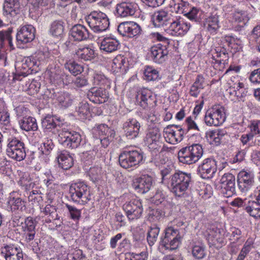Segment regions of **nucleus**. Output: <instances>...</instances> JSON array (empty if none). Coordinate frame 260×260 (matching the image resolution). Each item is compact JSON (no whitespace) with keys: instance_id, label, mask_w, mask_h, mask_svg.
Masks as SVG:
<instances>
[{"instance_id":"f257e3e1","label":"nucleus","mask_w":260,"mask_h":260,"mask_svg":"<svg viewBox=\"0 0 260 260\" xmlns=\"http://www.w3.org/2000/svg\"><path fill=\"white\" fill-rule=\"evenodd\" d=\"M169 179L171 191L178 197L185 193L191 182V174L180 171L174 173Z\"/></svg>"},{"instance_id":"f03ea898","label":"nucleus","mask_w":260,"mask_h":260,"mask_svg":"<svg viewBox=\"0 0 260 260\" xmlns=\"http://www.w3.org/2000/svg\"><path fill=\"white\" fill-rule=\"evenodd\" d=\"M203 152L201 145L194 144L181 149L178 153V159L183 164H193L202 157Z\"/></svg>"},{"instance_id":"7ed1b4c3","label":"nucleus","mask_w":260,"mask_h":260,"mask_svg":"<svg viewBox=\"0 0 260 260\" xmlns=\"http://www.w3.org/2000/svg\"><path fill=\"white\" fill-rule=\"evenodd\" d=\"M86 22L90 29L95 33L106 31L110 22L107 15L101 11H93L85 17Z\"/></svg>"},{"instance_id":"20e7f679","label":"nucleus","mask_w":260,"mask_h":260,"mask_svg":"<svg viewBox=\"0 0 260 260\" xmlns=\"http://www.w3.org/2000/svg\"><path fill=\"white\" fill-rule=\"evenodd\" d=\"M165 235L160 239V245L166 250L176 249L181 242L182 237L179 231L172 226L167 228Z\"/></svg>"},{"instance_id":"39448f33","label":"nucleus","mask_w":260,"mask_h":260,"mask_svg":"<svg viewBox=\"0 0 260 260\" xmlns=\"http://www.w3.org/2000/svg\"><path fill=\"white\" fill-rule=\"evenodd\" d=\"M71 198L74 202L86 203L90 200L89 187L84 182L73 183L70 186Z\"/></svg>"},{"instance_id":"423d86ee","label":"nucleus","mask_w":260,"mask_h":260,"mask_svg":"<svg viewBox=\"0 0 260 260\" xmlns=\"http://www.w3.org/2000/svg\"><path fill=\"white\" fill-rule=\"evenodd\" d=\"M16 74L14 79L21 80L20 77H26L32 73L33 71H37L39 67V63L31 57H24L21 61H18L15 64Z\"/></svg>"},{"instance_id":"0eeeda50","label":"nucleus","mask_w":260,"mask_h":260,"mask_svg":"<svg viewBox=\"0 0 260 260\" xmlns=\"http://www.w3.org/2000/svg\"><path fill=\"white\" fill-rule=\"evenodd\" d=\"M7 142V155L16 161L23 160L26 157L24 143L15 137L9 138Z\"/></svg>"},{"instance_id":"6e6552de","label":"nucleus","mask_w":260,"mask_h":260,"mask_svg":"<svg viewBox=\"0 0 260 260\" xmlns=\"http://www.w3.org/2000/svg\"><path fill=\"white\" fill-rule=\"evenodd\" d=\"M143 159V153L141 150L124 151L119 156V165L125 169L139 165Z\"/></svg>"},{"instance_id":"1a4fd4ad","label":"nucleus","mask_w":260,"mask_h":260,"mask_svg":"<svg viewBox=\"0 0 260 260\" xmlns=\"http://www.w3.org/2000/svg\"><path fill=\"white\" fill-rule=\"evenodd\" d=\"M226 119L224 109L219 105L209 108L206 112L204 121L208 126H219L222 124Z\"/></svg>"},{"instance_id":"9d476101","label":"nucleus","mask_w":260,"mask_h":260,"mask_svg":"<svg viewBox=\"0 0 260 260\" xmlns=\"http://www.w3.org/2000/svg\"><path fill=\"white\" fill-rule=\"evenodd\" d=\"M58 140L64 147L74 149L80 145L82 139L78 133L70 132L64 127L59 129Z\"/></svg>"},{"instance_id":"9b49d317","label":"nucleus","mask_w":260,"mask_h":260,"mask_svg":"<svg viewBox=\"0 0 260 260\" xmlns=\"http://www.w3.org/2000/svg\"><path fill=\"white\" fill-rule=\"evenodd\" d=\"M144 142L154 153L161 151L164 144L159 129L157 127L149 128L144 138Z\"/></svg>"},{"instance_id":"f8f14e48","label":"nucleus","mask_w":260,"mask_h":260,"mask_svg":"<svg viewBox=\"0 0 260 260\" xmlns=\"http://www.w3.org/2000/svg\"><path fill=\"white\" fill-rule=\"evenodd\" d=\"M123 209L131 221L140 218L143 211L141 202L137 199L126 202L123 205Z\"/></svg>"},{"instance_id":"ddd939ff","label":"nucleus","mask_w":260,"mask_h":260,"mask_svg":"<svg viewBox=\"0 0 260 260\" xmlns=\"http://www.w3.org/2000/svg\"><path fill=\"white\" fill-rule=\"evenodd\" d=\"M220 192L225 198H229L236 193L235 177L231 173H225L220 180Z\"/></svg>"},{"instance_id":"4468645a","label":"nucleus","mask_w":260,"mask_h":260,"mask_svg":"<svg viewBox=\"0 0 260 260\" xmlns=\"http://www.w3.org/2000/svg\"><path fill=\"white\" fill-rule=\"evenodd\" d=\"M217 171L216 161L211 158H207L203 160L198 166V173L203 179H211Z\"/></svg>"},{"instance_id":"2eb2a0df","label":"nucleus","mask_w":260,"mask_h":260,"mask_svg":"<svg viewBox=\"0 0 260 260\" xmlns=\"http://www.w3.org/2000/svg\"><path fill=\"white\" fill-rule=\"evenodd\" d=\"M154 184L152 177L148 175H142L140 177L134 179L132 186L138 192L145 193L149 191Z\"/></svg>"},{"instance_id":"dca6fc26","label":"nucleus","mask_w":260,"mask_h":260,"mask_svg":"<svg viewBox=\"0 0 260 260\" xmlns=\"http://www.w3.org/2000/svg\"><path fill=\"white\" fill-rule=\"evenodd\" d=\"M254 183V175L250 172L242 171L238 175V186L241 192L246 193Z\"/></svg>"},{"instance_id":"f3484780","label":"nucleus","mask_w":260,"mask_h":260,"mask_svg":"<svg viewBox=\"0 0 260 260\" xmlns=\"http://www.w3.org/2000/svg\"><path fill=\"white\" fill-rule=\"evenodd\" d=\"M36 29L31 25H24L20 27L16 34V40L20 44H27L35 38Z\"/></svg>"},{"instance_id":"a211bd4d","label":"nucleus","mask_w":260,"mask_h":260,"mask_svg":"<svg viewBox=\"0 0 260 260\" xmlns=\"http://www.w3.org/2000/svg\"><path fill=\"white\" fill-rule=\"evenodd\" d=\"M190 26V24L183 19H176L170 23L167 31L173 36H182L188 31Z\"/></svg>"},{"instance_id":"6ab92c4d","label":"nucleus","mask_w":260,"mask_h":260,"mask_svg":"<svg viewBox=\"0 0 260 260\" xmlns=\"http://www.w3.org/2000/svg\"><path fill=\"white\" fill-rule=\"evenodd\" d=\"M185 134V131L182 128L175 131L172 129V125H168L164 129V136L166 142L173 145L180 142Z\"/></svg>"},{"instance_id":"aec40b11","label":"nucleus","mask_w":260,"mask_h":260,"mask_svg":"<svg viewBox=\"0 0 260 260\" xmlns=\"http://www.w3.org/2000/svg\"><path fill=\"white\" fill-rule=\"evenodd\" d=\"M141 125L135 118H129L123 124V130L124 135L128 139L137 138L139 134Z\"/></svg>"},{"instance_id":"412c9836","label":"nucleus","mask_w":260,"mask_h":260,"mask_svg":"<svg viewBox=\"0 0 260 260\" xmlns=\"http://www.w3.org/2000/svg\"><path fill=\"white\" fill-rule=\"evenodd\" d=\"M119 33L123 36L133 37L139 35L141 31V27L134 22H124L119 24L117 28Z\"/></svg>"},{"instance_id":"4be33fe9","label":"nucleus","mask_w":260,"mask_h":260,"mask_svg":"<svg viewBox=\"0 0 260 260\" xmlns=\"http://www.w3.org/2000/svg\"><path fill=\"white\" fill-rule=\"evenodd\" d=\"M138 5L130 1L122 2L116 6L117 15L120 17H127L135 15L138 9Z\"/></svg>"},{"instance_id":"5701e85b","label":"nucleus","mask_w":260,"mask_h":260,"mask_svg":"<svg viewBox=\"0 0 260 260\" xmlns=\"http://www.w3.org/2000/svg\"><path fill=\"white\" fill-rule=\"evenodd\" d=\"M87 96L92 102L95 104H101L107 101L109 93L105 88L94 87L89 90Z\"/></svg>"},{"instance_id":"b1692460","label":"nucleus","mask_w":260,"mask_h":260,"mask_svg":"<svg viewBox=\"0 0 260 260\" xmlns=\"http://www.w3.org/2000/svg\"><path fill=\"white\" fill-rule=\"evenodd\" d=\"M136 99V103L145 110L149 109L155 102L151 92L147 89L139 90L137 92Z\"/></svg>"},{"instance_id":"393cba45","label":"nucleus","mask_w":260,"mask_h":260,"mask_svg":"<svg viewBox=\"0 0 260 260\" xmlns=\"http://www.w3.org/2000/svg\"><path fill=\"white\" fill-rule=\"evenodd\" d=\"M168 46L159 43L151 48V55L152 60L156 63H162L168 54Z\"/></svg>"},{"instance_id":"a878e982","label":"nucleus","mask_w":260,"mask_h":260,"mask_svg":"<svg viewBox=\"0 0 260 260\" xmlns=\"http://www.w3.org/2000/svg\"><path fill=\"white\" fill-rule=\"evenodd\" d=\"M6 260H23V254L21 250L14 245H7L2 248Z\"/></svg>"},{"instance_id":"bb28decb","label":"nucleus","mask_w":260,"mask_h":260,"mask_svg":"<svg viewBox=\"0 0 260 260\" xmlns=\"http://www.w3.org/2000/svg\"><path fill=\"white\" fill-rule=\"evenodd\" d=\"M171 18V15L165 10H159L154 13L151 21L154 27H161L166 25Z\"/></svg>"},{"instance_id":"cd10ccee","label":"nucleus","mask_w":260,"mask_h":260,"mask_svg":"<svg viewBox=\"0 0 260 260\" xmlns=\"http://www.w3.org/2000/svg\"><path fill=\"white\" fill-rule=\"evenodd\" d=\"M101 50L105 53H112L116 51L119 46V41L112 37H106L100 43Z\"/></svg>"},{"instance_id":"c85d7f7f","label":"nucleus","mask_w":260,"mask_h":260,"mask_svg":"<svg viewBox=\"0 0 260 260\" xmlns=\"http://www.w3.org/2000/svg\"><path fill=\"white\" fill-rule=\"evenodd\" d=\"M70 35L75 41H78L85 40L89 37V32L87 29L81 24H77L73 26L70 30Z\"/></svg>"},{"instance_id":"c756f323","label":"nucleus","mask_w":260,"mask_h":260,"mask_svg":"<svg viewBox=\"0 0 260 260\" xmlns=\"http://www.w3.org/2000/svg\"><path fill=\"white\" fill-rule=\"evenodd\" d=\"M207 233V239L210 244L216 245L217 244L224 243V235L221 233L220 229L217 228L209 229Z\"/></svg>"},{"instance_id":"7c9ffc66","label":"nucleus","mask_w":260,"mask_h":260,"mask_svg":"<svg viewBox=\"0 0 260 260\" xmlns=\"http://www.w3.org/2000/svg\"><path fill=\"white\" fill-rule=\"evenodd\" d=\"M4 9L8 15L15 16L20 13V5L19 0H5Z\"/></svg>"},{"instance_id":"2f4dec72","label":"nucleus","mask_w":260,"mask_h":260,"mask_svg":"<svg viewBox=\"0 0 260 260\" xmlns=\"http://www.w3.org/2000/svg\"><path fill=\"white\" fill-rule=\"evenodd\" d=\"M223 130L209 131L206 134V137L210 144L217 146L220 144L221 138L224 136Z\"/></svg>"},{"instance_id":"473e14b6","label":"nucleus","mask_w":260,"mask_h":260,"mask_svg":"<svg viewBox=\"0 0 260 260\" xmlns=\"http://www.w3.org/2000/svg\"><path fill=\"white\" fill-rule=\"evenodd\" d=\"M245 210L250 216L255 218H260V204L256 200H248Z\"/></svg>"},{"instance_id":"72a5a7b5","label":"nucleus","mask_w":260,"mask_h":260,"mask_svg":"<svg viewBox=\"0 0 260 260\" xmlns=\"http://www.w3.org/2000/svg\"><path fill=\"white\" fill-rule=\"evenodd\" d=\"M73 96L67 92L59 93L56 100L58 106L63 109H66L72 105L73 102Z\"/></svg>"},{"instance_id":"f704fd0d","label":"nucleus","mask_w":260,"mask_h":260,"mask_svg":"<svg viewBox=\"0 0 260 260\" xmlns=\"http://www.w3.org/2000/svg\"><path fill=\"white\" fill-rule=\"evenodd\" d=\"M75 53L79 58L85 61L91 60L95 56L94 50L89 47L79 48L76 50Z\"/></svg>"},{"instance_id":"c9c22d12","label":"nucleus","mask_w":260,"mask_h":260,"mask_svg":"<svg viewBox=\"0 0 260 260\" xmlns=\"http://www.w3.org/2000/svg\"><path fill=\"white\" fill-rule=\"evenodd\" d=\"M204 25L211 33L215 32L219 28L218 15L212 13L205 20Z\"/></svg>"},{"instance_id":"e433bc0d","label":"nucleus","mask_w":260,"mask_h":260,"mask_svg":"<svg viewBox=\"0 0 260 260\" xmlns=\"http://www.w3.org/2000/svg\"><path fill=\"white\" fill-rule=\"evenodd\" d=\"M182 13L186 16L188 19L195 22H200L204 17L203 11L197 8L192 7L187 11L183 9Z\"/></svg>"},{"instance_id":"4c0bfd02","label":"nucleus","mask_w":260,"mask_h":260,"mask_svg":"<svg viewBox=\"0 0 260 260\" xmlns=\"http://www.w3.org/2000/svg\"><path fill=\"white\" fill-rule=\"evenodd\" d=\"M19 124L22 129L25 131H36L38 125L35 118L31 117H24L19 121Z\"/></svg>"},{"instance_id":"58836bf2","label":"nucleus","mask_w":260,"mask_h":260,"mask_svg":"<svg viewBox=\"0 0 260 260\" xmlns=\"http://www.w3.org/2000/svg\"><path fill=\"white\" fill-rule=\"evenodd\" d=\"M57 158L59 166L63 170H68L73 165V159L67 152H62Z\"/></svg>"},{"instance_id":"ea45409f","label":"nucleus","mask_w":260,"mask_h":260,"mask_svg":"<svg viewBox=\"0 0 260 260\" xmlns=\"http://www.w3.org/2000/svg\"><path fill=\"white\" fill-rule=\"evenodd\" d=\"M42 126L44 128L51 131L54 129L53 133L57 132L59 134L60 129L64 128L59 125H57L55 122V118L51 116H47L42 122Z\"/></svg>"},{"instance_id":"a19ab883","label":"nucleus","mask_w":260,"mask_h":260,"mask_svg":"<svg viewBox=\"0 0 260 260\" xmlns=\"http://www.w3.org/2000/svg\"><path fill=\"white\" fill-rule=\"evenodd\" d=\"M232 17L235 22L241 23L238 25L237 30H240L243 27L249 20L247 13L243 11H236L232 14Z\"/></svg>"},{"instance_id":"79ce46f5","label":"nucleus","mask_w":260,"mask_h":260,"mask_svg":"<svg viewBox=\"0 0 260 260\" xmlns=\"http://www.w3.org/2000/svg\"><path fill=\"white\" fill-rule=\"evenodd\" d=\"M11 31H0V49H5L7 47L13 48Z\"/></svg>"},{"instance_id":"37998d69","label":"nucleus","mask_w":260,"mask_h":260,"mask_svg":"<svg viewBox=\"0 0 260 260\" xmlns=\"http://www.w3.org/2000/svg\"><path fill=\"white\" fill-rule=\"evenodd\" d=\"M204 78L201 75H198L195 82L190 87L189 91L190 95L192 96L197 98L199 94L201 89H203L204 88Z\"/></svg>"},{"instance_id":"c03bdc74","label":"nucleus","mask_w":260,"mask_h":260,"mask_svg":"<svg viewBox=\"0 0 260 260\" xmlns=\"http://www.w3.org/2000/svg\"><path fill=\"white\" fill-rule=\"evenodd\" d=\"M160 229L156 225L150 226L147 232V240L150 246H152L156 242L159 233Z\"/></svg>"},{"instance_id":"a18cd8bd","label":"nucleus","mask_w":260,"mask_h":260,"mask_svg":"<svg viewBox=\"0 0 260 260\" xmlns=\"http://www.w3.org/2000/svg\"><path fill=\"white\" fill-rule=\"evenodd\" d=\"M246 93L243 83L239 82L235 86L230 88V94H234L236 97V100H240L245 96Z\"/></svg>"},{"instance_id":"49530a36","label":"nucleus","mask_w":260,"mask_h":260,"mask_svg":"<svg viewBox=\"0 0 260 260\" xmlns=\"http://www.w3.org/2000/svg\"><path fill=\"white\" fill-rule=\"evenodd\" d=\"M63 23L61 21H54L50 26L49 32L53 37H60L63 32Z\"/></svg>"},{"instance_id":"de8ad7c7","label":"nucleus","mask_w":260,"mask_h":260,"mask_svg":"<svg viewBox=\"0 0 260 260\" xmlns=\"http://www.w3.org/2000/svg\"><path fill=\"white\" fill-rule=\"evenodd\" d=\"M144 79L147 81H155L159 79L158 72L151 67H146L144 71Z\"/></svg>"},{"instance_id":"09e8293b","label":"nucleus","mask_w":260,"mask_h":260,"mask_svg":"<svg viewBox=\"0 0 260 260\" xmlns=\"http://www.w3.org/2000/svg\"><path fill=\"white\" fill-rule=\"evenodd\" d=\"M253 241L252 239H248L244 243L236 260H244L249 252L253 248Z\"/></svg>"},{"instance_id":"8fccbe9b","label":"nucleus","mask_w":260,"mask_h":260,"mask_svg":"<svg viewBox=\"0 0 260 260\" xmlns=\"http://www.w3.org/2000/svg\"><path fill=\"white\" fill-rule=\"evenodd\" d=\"M191 253L194 258L202 259L206 255L205 247L202 245H195L192 248Z\"/></svg>"},{"instance_id":"3c124183","label":"nucleus","mask_w":260,"mask_h":260,"mask_svg":"<svg viewBox=\"0 0 260 260\" xmlns=\"http://www.w3.org/2000/svg\"><path fill=\"white\" fill-rule=\"evenodd\" d=\"M8 204L11 206V209L16 210H23L25 209V203L19 198L10 197Z\"/></svg>"},{"instance_id":"603ef678","label":"nucleus","mask_w":260,"mask_h":260,"mask_svg":"<svg viewBox=\"0 0 260 260\" xmlns=\"http://www.w3.org/2000/svg\"><path fill=\"white\" fill-rule=\"evenodd\" d=\"M64 67L74 76L80 74L83 71L82 67L75 61H69L66 63Z\"/></svg>"},{"instance_id":"864d4df0","label":"nucleus","mask_w":260,"mask_h":260,"mask_svg":"<svg viewBox=\"0 0 260 260\" xmlns=\"http://www.w3.org/2000/svg\"><path fill=\"white\" fill-rule=\"evenodd\" d=\"M10 122V115L3 102L0 103V124L7 125Z\"/></svg>"},{"instance_id":"5fc2aeb1","label":"nucleus","mask_w":260,"mask_h":260,"mask_svg":"<svg viewBox=\"0 0 260 260\" xmlns=\"http://www.w3.org/2000/svg\"><path fill=\"white\" fill-rule=\"evenodd\" d=\"M78 115L82 119H86V116L89 114V105L87 103H81L76 108Z\"/></svg>"},{"instance_id":"6e6d98bb","label":"nucleus","mask_w":260,"mask_h":260,"mask_svg":"<svg viewBox=\"0 0 260 260\" xmlns=\"http://www.w3.org/2000/svg\"><path fill=\"white\" fill-rule=\"evenodd\" d=\"M19 183L20 185L25 187L26 189H32L35 186V183L30 179L28 173H24Z\"/></svg>"},{"instance_id":"4d7b16f0","label":"nucleus","mask_w":260,"mask_h":260,"mask_svg":"<svg viewBox=\"0 0 260 260\" xmlns=\"http://www.w3.org/2000/svg\"><path fill=\"white\" fill-rule=\"evenodd\" d=\"M93 82L95 85L100 86H109V82L107 78L102 74L95 73L93 76Z\"/></svg>"},{"instance_id":"13d9d810","label":"nucleus","mask_w":260,"mask_h":260,"mask_svg":"<svg viewBox=\"0 0 260 260\" xmlns=\"http://www.w3.org/2000/svg\"><path fill=\"white\" fill-rule=\"evenodd\" d=\"M89 176L93 182H96L101 179V169L99 167H93L90 169Z\"/></svg>"},{"instance_id":"bf43d9fd","label":"nucleus","mask_w":260,"mask_h":260,"mask_svg":"<svg viewBox=\"0 0 260 260\" xmlns=\"http://www.w3.org/2000/svg\"><path fill=\"white\" fill-rule=\"evenodd\" d=\"M54 145L51 139H46L43 143V146H41V150L42 152L45 154H48L50 151L52 150Z\"/></svg>"},{"instance_id":"052dcab7","label":"nucleus","mask_w":260,"mask_h":260,"mask_svg":"<svg viewBox=\"0 0 260 260\" xmlns=\"http://www.w3.org/2000/svg\"><path fill=\"white\" fill-rule=\"evenodd\" d=\"M66 207L68 209L70 216L74 220H78L81 216V211L76 208L69 204H66Z\"/></svg>"},{"instance_id":"680f3d73","label":"nucleus","mask_w":260,"mask_h":260,"mask_svg":"<svg viewBox=\"0 0 260 260\" xmlns=\"http://www.w3.org/2000/svg\"><path fill=\"white\" fill-rule=\"evenodd\" d=\"M249 128L250 133L253 136L257 135L260 136V120L252 121Z\"/></svg>"},{"instance_id":"e2e57ef3","label":"nucleus","mask_w":260,"mask_h":260,"mask_svg":"<svg viewBox=\"0 0 260 260\" xmlns=\"http://www.w3.org/2000/svg\"><path fill=\"white\" fill-rule=\"evenodd\" d=\"M251 82L255 84L260 83V68H258L252 71L249 77Z\"/></svg>"},{"instance_id":"0e129e2a","label":"nucleus","mask_w":260,"mask_h":260,"mask_svg":"<svg viewBox=\"0 0 260 260\" xmlns=\"http://www.w3.org/2000/svg\"><path fill=\"white\" fill-rule=\"evenodd\" d=\"M251 82L255 84L260 83V68H258L252 71L249 77Z\"/></svg>"},{"instance_id":"69168bd1","label":"nucleus","mask_w":260,"mask_h":260,"mask_svg":"<svg viewBox=\"0 0 260 260\" xmlns=\"http://www.w3.org/2000/svg\"><path fill=\"white\" fill-rule=\"evenodd\" d=\"M15 112L18 117H26L29 113L28 110L22 105H19L14 109Z\"/></svg>"},{"instance_id":"338daca9","label":"nucleus","mask_w":260,"mask_h":260,"mask_svg":"<svg viewBox=\"0 0 260 260\" xmlns=\"http://www.w3.org/2000/svg\"><path fill=\"white\" fill-rule=\"evenodd\" d=\"M125 63V58L120 56L113 59L112 67L115 68L116 69H122V67L124 66Z\"/></svg>"},{"instance_id":"774afa93","label":"nucleus","mask_w":260,"mask_h":260,"mask_svg":"<svg viewBox=\"0 0 260 260\" xmlns=\"http://www.w3.org/2000/svg\"><path fill=\"white\" fill-rule=\"evenodd\" d=\"M130 260H147L148 253L146 251H142L139 253H130Z\"/></svg>"}]
</instances>
